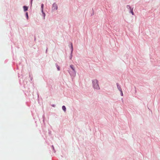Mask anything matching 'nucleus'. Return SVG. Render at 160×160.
<instances>
[{
	"label": "nucleus",
	"instance_id": "f8f14e48",
	"mask_svg": "<svg viewBox=\"0 0 160 160\" xmlns=\"http://www.w3.org/2000/svg\"><path fill=\"white\" fill-rule=\"evenodd\" d=\"M71 48L72 49V44H71Z\"/></svg>",
	"mask_w": 160,
	"mask_h": 160
},
{
	"label": "nucleus",
	"instance_id": "20e7f679",
	"mask_svg": "<svg viewBox=\"0 0 160 160\" xmlns=\"http://www.w3.org/2000/svg\"><path fill=\"white\" fill-rule=\"evenodd\" d=\"M117 86L118 88V90L120 91H121L122 90V89H121V88L120 87V86H119V85H118V83H117Z\"/></svg>",
	"mask_w": 160,
	"mask_h": 160
},
{
	"label": "nucleus",
	"instance_id": "6e6552de",
	"mask_svg": "<svg viewBox=\"0 0 160 160\" xmlns=\"http://www.w3.org/2000/svg\"><path fill=\"white\" fill-rule=\"evenodd\" d=\"M41 8H42V12H43V8L44 7V5L43 4H42L41 5Z\"/></svg>",
	"mask_w": 160,
	"mask_h": 160
},
{
	"label": "nucleus",
	"instance_id": "2eb2a0df",
	"mask_svg": "<svg viewBox=\"0 0 160 160\" xmlns=\"http://www.w3.org/2000/svg\"><path fill=\"white\" fill-rule=\"evenodd\" d=\"M129 8V7H128V8Z\"/></svg>",
	"mask_w": 160,
	"mask_h": 160
},
{
	"label": "nucleus",
	"instance_id": "423d86ee",
	"mask_svg": "<svg viewBox=\"0 0 160 160\" xmlns=\"http://www.w3.org/2000/svg\"><path fill=\"white\" fill-rule=\"evenodd\" d=\"M70 67H71V68H72V70L73 71H75V69H74V67L73 66V65H71L70 66Z\"/></svg>",
	"mask_w": 160,
	"mask_h": 160
},
{
	"label": "nucleus",
	"instance_id": "dca6fc26",
	"mask_svg": "<svg viewBox=\"0 0 160 160\" xmlns=\"http://www.w3.org/2000/svg\"><path fill=\"white\" fill-rule=\"evenodd\" d=\"M52 106L53 107H54V105H52Z\"/></svg>",
	"mask_w": 160,
	"mask_h": 160
},
{
	"label": "nucleus",
	"instance_id": "0eeeda50",
	"mask_svg": "<svg viewBox=\"0 0 160 160\" xmlns=\"http://www.w3.org/2000/svg\"><path fill=\"white\" fill-rule=\"evenodd\" d=\"M62 109L65 112L66 111V108L64 106H63L62 107Z\"/></svg>",
	"mask_w": 160,
	"mask_h": 160
},
{
	"label": "nucleus",
	"instance_id": "ddd939ff",
	"mask_svg": "<svg viewBox=\"0 0 160 160\" xmlns=\"http://www.w3.org/2000/svg\"><path fill=\"white\" fill-rule=\"evenodd\" d=\"M57 68H58V70H60V68H59V67H58Z\"/></svg>",
	"mask_w": 160,
	"mask_h": 160
},
{
	"label": "nucleus",
	"instance_id": "f03ea898",
	"mask_svg": "<svg viewBox=\"0 0 160 160\" xmlns=\"http://www.w3.org/2000/svg\"><path fill=\"white\" fill-rule=\"evenodd\" d=\"M58 8V6L55 3H54L52 5V9L53 10H57Z\"/></svg>",
	"mask_w": 160,
	"mask_h": 160
},
{
	"label": "nucleus",
	"instance_id": "f257e3e1",
	"mask_svg": "<svg viewBox=\"0 0 160 160\" xmlns=\"http://www.w3.org/2000/svg\"><path fill=\"white\" fill-rule=\"evenodd\" d=\"M92 84L94 88L97 89H99V87L98 83V81L97 79H94L92 81Z\"/></svg>",
	"mask_w": 160,
	"mask_h": 160
},
{
	"label": "nucleus",
	"instance_id": "9b49d317",
	"mask_svg": "<svg viewBox=\"0 0 160 160\" xmlns=\"http://www.w3.org/2000/svg\"><path fill=\"white\" fill-rule=\"evenodd\" d=\"M120 92H121V95L122 96L123 95V93H122V90L121 91H120Z\"/></svg>",
	"mask_w": 160,
	"mask_h": 160
},
{
	"label": "nucleus",
	"instance_id": "7ed1b4c3",
	"mask_svg": "<svg viewBox=\"0 0 160 160\" xmlns=\"http://www.w3.org/2000/svg\"><path fill=\"white\" fill-rule=\"evenodd\" d=\"M128 7H129V9L130 10V12L132 13V15H134V12L133 11V8H132L129 5H127V8H128Z\"/></svg>",
	"mask_w": 160,
	"mask_h": 160
},
{
	"label": "nucleus",
	"instance_id": "1a4fd4ad",
	"mask_svg": "<svg viewBox=\"0 0 160 160\" xmlns=\"http://www.w3.org/2000/svg\"><path fill=\"white\" fill-rule=\"evenodd\" d=\"M42 14H43V16L44 17V19L45 18V13L44 12H43H43H42Z\"/></svg>",
	"mask_w": 160,
	"mask_h": 160
},
{
	"label": "nucleus",
	"instance_id": "9d476101",
	"mask_svg": "<svg viewBox=\"0 0 160 160\" xmlns=\"http://www.w3.org/2000/svg\"><path fill=\"white\" fill-rule=\"evenodd\" d=\"M26 16L27 17V18H28V13L27 12H26Z\"/></svg>",
	"mask_w": 160,
	"mask_h": 160
},
{
	"label": "nucleus",
	"instance_id": "39448f33",
	"mask_svg": "<svg viewBox=\"0 0 160 160\" xmlns=\"http://www.w3.org/2000/svg\"><path fill=\"white\" fill-rule=\"evenodd\" d=\"M23 8L25 11H27L28 8L27 7L25 6H23Z\"/></svg>",
	"mask_w": 160,
	"mask_h": 160
},
{
	"label": "nucleus",
	"instance_id": "4468645a",
	"mask_svg": "<svg viewBox=\"0 0 160 160\" xmlns=\"http://www.w3.org/2000/svg\"><path fill=\"white\" fill-rule=\"evenodd\" d=\"M72 56H71V57L70 58V59H71V58H72Z\"/></svg>",
	"mask_w": 160,
	"mask_h": 160
}]
</instances>
